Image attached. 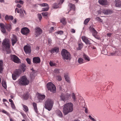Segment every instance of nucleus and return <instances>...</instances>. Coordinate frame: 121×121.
<instances>
[{
	"mask_svg": "<svg viewBox=\"0 0 121 121\" xmlns=\"http://www.w3.org/2000/svg\"><path fill=\"white\" fill-rule=\"evenodd\" d=\"M73 110V105L71 102L67 103L64 105L63 112L65 115L67 114L69 112H72Z\"/></svg>",
	"mask_w": 121,
	"mask_h": 121,
	"instance_id": "obj_1",
	"label": "nucleus"
},
{
	"mask_svg": "<svg viewBox=\"0 0 121 121\" xmlns=\"http://www.w3.org/2000/svg\"><path fill=\"white\" fill-rule=\"evenodd\" d=\"M2 45L3 49L5 50L7 53H10V45L9 39L8 38L4 39L2 42Z\"/></svg>",
	"mask_w": 121,
	"mask_h": 121,
	"instance_id": "obj_2",
	"label": "nucleus"
},
{
	"mask_svg": "<svg viewBox=\"0 0 121 121\" xmlns=\"http://www.w3.org/2000/svg\"><path fill=\"white\" fill-rule=\"evenodd\" d=\"M53 101L52 99H47L44 103V107L48 111L51 110L53 106Z\"/></svg>",
	"mask_w": 121,
	"mask_h": 121,
	"instance_id": "obj_3",
	"label": "nucleus"
},
{
	"mask_svg": "<svg viewBox=\"0 0 121 121\" xmlns=\"http://www.w3.org/2000/svg\"><path fill=\"white\" fill-rule=\"evenodd\" d=\"M19 84L20 85L25 86L28 85L29 81L27 79L25 76H22L18 81Z\"/></svg>",
	"mask_w": 121,
	"mask_h": 121,
	"instance_id": "obj_4",
	"label": "nucleus"
},
{
	"mask_svg": "<svg viewBox=\"0 0 121 121\" xmlns=\"http://www.w3.org/2000/svg\"><path fill=\"white\" fill-rule=\"evenodd\" d=\"M61 54L63 59L66 60L70 59V54L65 49H62L61 51Z\"/></svg>",
	"mask_w": 121,
	"mask_h": 121,
	"instance_id": "obj_5",
	"label": "nucleus"
},
{
	"mask_svg": "<svg viewBox=\"0 0 121 121\" xmlns=\"http://www.w3.org/2000/svg\"><path fill=\"white\" fill-rule=\"evenodd\" d=\"M65 95L64 93H62L60 95L61 99L64 101L69 99L70 98V94L67 93H65Z\"/></svg>",
	"mask_w": 121,
	"mask_h": 121,
	"instance_id": "obj_6",
	"label": "nucleus"
},
{
	"mask_svg": "<svg viewBox=\"0 0 121 121\" xmlns=\"http://www.w3.org/2000/svg\"><path fill=\"white\" fill-rule=\"evenodd\" d=\"M11 59L14 62L19 63L20 62V60L17 56L15 55H12L11 56Z\"/></svg>",
	"mask_w": 121,
	"mask_h": 121,
	"instance_id": "obj_7",
	"label": "nucleus"
},
{
	"mask_svg": "<svg viewBox=\"0 0 121 121\" xmlns=\"http://www.w3.org/2000/svg\"><path fill=\"white\" fill-rule=\"evenodd\" d=\"M35 34L36 37H37L42 33V30L39 27H36L35 29Z\"/></svg>",
	"mask_w": 121,
	"mask_h": 121,
	"instance_id": "obj_8",
	"label": "nucleus"
},
{
	"mask_svg": "<svg viewBox=\"0 0 121 121\" xmlns=\"http://www.w3.org/2000/svg\"><path fill=\"white\" fill-rule=\"evenodd\" d=\"M30 31L29 30L27 27H24L21 30V33L23 35H27Z\"/></svg>",
	"mask_w": 121,
	"mask_h": 121,
	"instance_id": "obj_9",
	"label": "nucleus"
},
{
	"mask_svg": "<svg viewBox=\"0 0 121 121\" xmlns=\"http://www.w3.org/2000/svg\"><path fill=\"white\" fill-rule=\"evenodd\" d=\"M45 97L46 96L45 95L39 94L37 97L39 102H42L43 100L45 98Z\"/></svg>",
	"mask_w": 121,
	"mask_h": 121,
	"instance_id": "obj_10",
	"label": "nucleus"
},
{
	"mask_svg": "<svg viewBox=\"0 0 121 121\" xmlns=\"http://www.w3.org/2000/svg\"><path fill=\"white\" fill-rule=\"evenodd\" d=\"M65 0H58L57 4H55L53 6V8H57L60 7V5L63 3Z\"/></svg>",
	"mask_w": 121,
	"mask_h": 121,
	"instance_id": "obj_11",
	"label": "nucleus"
},
{
	"mask_svg": "<svg viewBox=\"0 0 121 121\" xmlns=\"http://www.w3.org/2000/svg\"><path fill=\"white\" fill-rule=\"evenodd\" d=\"M47 86L48 90L53 92V83L52 82H49L47 84Z\"/></svg>",
	"mask_w": 121,
	"mask_h": 121,
	"instance_id": "obj_12",
	"label": "nucleus"
},
{
	"mask_svg": "<svg viewBox=\"0 0 121 121\" xmlns=\"http://www.w3.org/2000/svg\"><path fill=\"white\" fill-rule=\"evenodd\" d=\"M24 50L26 54H29L30 53V48L29 46H25L24 47Z\"/></svg>",
	"mask_w": 121,
	"mask_h": 121,
	"instance_id": "obj_13",
	"label": "nucleus"
},
{
	"mask_svg": "<svg viewBox=\"0 0 121 121\" xmlns=\"http://www.w3.org/2000/svg\"><path fill=\"white\" fill-rule=\"evenodd\" d=\"M17 40V37L14 35H13V37L11 39V41L13 46L14 44L16 43Z\"/></svg>",
	"mask_w": 121,
	"mask_h": 121,
	"instance_id": "obj_14",
	"label": "nucleus"
},
{
	"mask_svg": "<svg viewBox=\"0 0 121 121\" xmlns=\"http://www.w3.org/2000/svg\"><path fill=\"white\" fill-rule=\"evenodd\" d=\"M102 11L103 13L106 15L110 14L112 13V11L109 9H103Z\"/></svg>",
	"mask_w": 121,
	"mask_h": 121,
	"instance_id": "obj_15",
	"label": "nucleus"
},
{
	"mask_svg": "<svg viewBox=\"0 0 121 121\" xmlns=\"http://www.w3.org/2000/svg\"><path fill=\"white\" fill-rule=\"evenodd\" d=\"M40 61V58L38 57H34L33 59V62L34 63L37 64L39 63Z\"/></svg>",
	"mask_w": 121,
	"mask_h": 121,
	"instance_id": "obj_16",
	"label": "nucleus"
},
{
	"mask_svg": "<svg viewBox=\"0 0 121 121\" xmlns=\"http://www.w3.org/2000/svg\"><path fill=\"white\" fill-rule=\"evenodd\" d=\"M98 2L100 4L103 5H106L108 4L107 0H99Z\"/></svg>",
	"mask_w": 121,
	"mask_h": 121,
	"instance_id": "obj_17",
	"label": "nucleus"
},
{
	"mask_svg": "<svg viewBox=\"0 0 121 121\" xmlns=\"http://www.w3.org/2000/svg\"><path fill=\"white\" fill-rule=\"evenodd\" d=\"M69 6L70 9V11H69V12L70 11H73V13H74V10L75 9V7L74 5L71 3H70L69 5Z\"/></svg>",
	"mask_w": 121,
	"mask_h": 121,
	"instance_id": "obj_18",
	"label": "nucleus"
},
{
	"mask_svg": "<svg viewBox=\"0 0 121 121\" xmlns=\"http://www.w3.org/2000/svg\"><path fill=\"white\" fill-rule=\"evenodd\" d=\"M64 76L66 81L67 82H69L70 81V79L69 76L68 74L67 73H65L64 74Z\"/></svg>",
	"mask_w": 121,
	"mask_h": 121,
	"instance_id": "obj_19",
	"label": "nucleus"
},
{
	"mask_svg": "<svg viewBox=\"0 0 121 121\" xmlns=\"http://www.w3.org/2000/svg\"><path fill=\"white\" fill-rule=\"evenodd\" d=\"M82 40L85 42L86 44H88L90 42L88 39L85 36H83L82 37Z\"/></svg>",
	"mask_w": 121,
	"mask_h": 121,
	"instance_id": "obj_20",
	"label": "nucleus"
},
{
	"mask_svg": "<svg viewBox=\"0 0 121 121\" xmlns=\"http://www.w3.org/2000/svg\"><path fill=\"white\" fill-rule=\"evenodd\" d=\"M83 56L84 59L86 62H88L90 60V58L86 55L84 54Z\"/></svg>",
	"mask_w": 121,
	"mask_h": 121,
	"instance_id": "obj_21",
	"label": "nucleus"
},
{
	"mask_svg": "<svg viewBox=\"0 0 121 121\" xmlns=\"http://www.w3.org/2000/svg\"><path fill=\"white\" fill-rule=\"evenodd\" d=\"M20 69L22 70L23 72H24L25 71L26 68V66L24 64H21L20 65Z\"/></svg>",
	"mask_w": 121,
	"mask_h": 121,
	"instance_id": "obj_22",
	"label": "nucleus"
},
{
	"mask_svg": "<svg viewBox=\"0 0 121 121\" xmlns=\"http://www.w3.org/2000/svg\"><path fill=\"white\" fill-rule=\"evenodd\" d=\"M115 5L116 7H121V1L118 0H116Z\"/></svg>",
	"mask_w": 121,
	"mask_h": 121,
	"instance_id": "obj_23",
	"label": "nucleus"
},
{
	"mask_svg": "<svg viewBox=\"0 0 121 121\" xmlns=\"http://www.w3.org/2000/svg\"><path fill=\"white\" fill-rule=\"evenodd\" d=\"M59 51V48L57 47H55L53 48V54H56L58 53Z\"/></svg>",
	"mask_w": 121,
	"mask_h": 121,
	"instance_id": "obj_24",
	"label": "nucleus"
},
{
	"mask_svg": "<svg viewBox=\"0 0 121 121\" xmlns=\"http://www.w3.org/2000/svg\"><path fill=\"white\" fill-rule=\"evenodd\" d=\"M33 105L35 111L36 113H37L38 111L37 104L35 103L34 102L33 103Z\"/></svg>",
	"mask_w": 121,
	"mask_h": 121,
	"instance_id": "obj_25",
	"label": "nucleus"
},
{
	"mask_svg": "<svg viewBox=\"0 0 121 121\" xmlns=\"http://www.w3.org/2000/svg\"><path fill=\"white\" fill-rule=\"evenodd\" d=\"M5 27L7 30L9 31H10L11 29V26L9 24H6Z\"/></svg>",
	"mask_w": 121,
	"mask_h": 121,
	"instance_id": "obj_26",
	"label": "nucleus"
},
{
	"mask_svg": "<svg viewBox=\"0 0 121 121\" xmlns=\"http://www.w3.org/2000/svg\"><path fill=\"white\" fill-rule=\"evenodd\" d=\"M3 61L0 60V73H1L2 72L3 70Z\"/></svg>",
	"mask_w": 121,
	"mask_h": 121,
	"instance_id": "obj_27",
	"label": "nucleus"
},
{
	"mask_svg": "<svg viewBox=\"0 0 121 121\" xmlns=\"http://www.w3.org/2000/svg\"><path fill=\"white\" fill-rule=\"evenodd\" d=\"M22 105L23 108V110L26 112H27L29 110L28 108V107L26 105L22 104Z\"/></svg>",
	"mask_w": 121,
	"mask_h": 121,
	"instance_id": "obj_28",
	"label": "nucleus"
},
{
	"mask_svg": "<svg viewBox=\"0 0 121 121\" xmlns=\"http://www.w3.org/2000/svg\"><path fill=\"white\" fill-rule=\"evenodd\" d=\"M21 73V72L20 70H16L14 73V74L16 76L18 77L19 76V75Z\"/></svg>",
	"mask_w": 121,
	"mask_h": 121,
	"instance_id": "obj_29",
	"label": "nucleus"
},
{
	"mask_svg": "<svg viewBox=\"0 0 121 121\" xmlns=\"http://www.w3.org/2000/svg\"><path fill=\"white\" fill-rule=\"evenodd\" d=\"M2 84L3 86L5 89L7 88V86L6 83L4 80H3L2 82Z\"/></svg>",
	"mask_w": 121,
	"mask_h": 121,
	"instance_id": "obj_30",
	"label": "nucleus"
},
{
	"mask_svg": "<svg viewBox=\"0 0 121 121\" xmlns=\"http://www.w3.org/2000/svg\"><path fill=\"white\" fill-rule=\"evenodd\" d=\"M60 21L63 24L65 25L66 24V22L65 18H63L60 20Z\"/></svg>",
	"mask_w": 121,
	"mask_h": 121,
	"instance_id": "obj_31",
	"label": "nucleus"
},
{
	"mask_svg": "<svg viewBox=\"0 0 121 121\" xmlns=\"http://www.w3.org/2000/svg\"><path fill=\"white\" fill-rule=\"evenodd\" d=\"M83 46V44L82 43H79L78 47L77 48V49L78 50H81Z\"/></svg>",
	"mask_w": 121,
	"mask_h": 121,
	"instance_id": "obj_32",
	"label": "nucleus"
},
{
	"mask_svg": "<svg viewBox=\"0 0 121 121\" xmlns=\"http://www.w3.org/2000/svg\"><path fill=\"white\" fill-rule=\"evenodd\" d=\"M91 18H87L84 21V24L85 25H86L89 22Z\"/></svg>",
	"mask_w": 121,
	"mask_h": 121,
	"instance_id": "obj_33",
	"label": "nucleus"
},
{
	"mask_svg": "<svg viewBox=\"0 0 121 121\" xmlns=\"http://www.w3.org/2000/svg\"><path fill=\"white\" fill-rule=\"evenodd\" d=\"M24 99L25 100L27 99L29 97V94L28 93H27L24 95Z\"/></svg>",
	"mask_w": 121,
	"mask_h": 121,
	"instance_id": "obj_34",
	"label": "nucleus"
},
{
	"mask_svg": "<svg viewBox=\"0 0 121 121\" xmlns=\"http://www.w3.org/2000/svg\"><path fill=\"white\" fill-rule=\"evenodd\" d=\"M78 62L80 64H82L84 63L83 59L82 58H79L78 60Z\"/></svg>",
	"mask_w": 121,
	"mask_h": 121,
	"instance_id": "obj_35",
	"label": "nucleus"
},
{
	"mask_svg": "<svg viewBox=\"0 0 121 121\" xmlns=\"http://www.w3.org/2000/svg\"><path fill=\"white\" fill-rule=\"evenodd\" d=\"M63 32L62 31L60 30V31H57L56 33H55V35H56L57 34L59 35H61L62 34H63Z\"/></svg>",
	"mask_w": 121,
	"mask_h": 121,
	"instance_id": "obj_36",
	"label": "nucleus"
},
{
	"mask_svg": "<svg viewBox=\"0 0 121 121\" xmlns=\"http://www.w3.org/2000/svg\"><path fill=\"white\" fill-rule=\"evenodd\" d=\"M42 14L43 17H47V16L48 15V13L47 12H43L42 13Z\"/></svg>",
	"mask_w": 121,
	"mask_h": 121,
	"instance_id": "obj_37",
	"label": "nucleus"
},
{
	"mask_svg": "<svg viewBox=\"0 0 121 121\" xmlns=\"http://www.w3.org/2000/svg\"><path fill=\"white\" fill-rule=\"evenodd\" d=\"M91 30L92 32V33L93 34L94 33V35H95L97 34V31L93 28H92Z\"/></svg>",
	"mask_w": 121,
	"mask_h": 121,
	"instance_id": "obj_38",
	"label": "nucleus"
},
{
	"mask_svg": "<svg viewBox=\"0 0 121 121\" xmlns=\"http://www.w3.org/2000/svg\"><path fill=\"white\" fill-rule=\"evenodd\" d=\"M45 8H42V11H48L49 9V7L48 6Z\"/></svg>",
	"mask_w": 121,
	"mask_h": 121,
	"instance_id": "obj_39",
	"label": "nucleus"
},
{
	"mask_svg": "<svg viewBox=\"0 0 121 121\" xmlns=\"http://www.w3.org/2000/svg\"><path fill=\"white\" fill-rule=\"evenodd\" d=\"M0 111L6 114L8 116H9L10 115L9 114L4 110L3 109L2 111Z\"/></svg>",
	"mask_w": 121,
	"mask_h": 121,
	"instance_id": "obj_40",
	"label": "nucleus"
},
{
	"mask_svg": "<svg viewBox=\"0 0 121 121\" xmlns=\"http://www.w3.org/2000/svg\"><path fill=\"white\" fill-rule=\"evenodd\" d=\"M38 4L41 6H48V5L46 3H44L42 4Z\"/></svg>",
	"mask_w": 121,
	"mask_h": 121,
	"instance_id": "obj_41",
	"label": "nucleus"
},
{
	"mask_svg": "<svg viewBox=\"0 0 121 121\" xmlns=\"http://www.w3.org/2000/svg\"><path fill=\"white\" fill-rule=\"evenodd\" d=\"M95 19L96 20L100 22H103L102 20L99 17H97L95 18Z\"/></svg>",
	"mask_w": 121,
	"mask_h": 121,
	"instance_id": "obj_42",
	"label": "nucleus"
},
{
	"mask_svg": "<svg viewBox=\"0 0 121 121\" xmlns=\"http://www.w3.org/2000/svg\"><path fill=\"white\" fill-rule=\"evenodd\" d=\"M17 76L15 74H12V77L13 79L14 80H15Z\"/></svg>",
	"mask_w": 121,
	"mask_h": 121,
	"instance_id": "obj_43",
	"label": "nucleus"
},
{
	"mask_svg": "<svg viewBox=\"0 0 121 121\" xmlns=\"http://www.w3.org/2000/svg\"><path fill=\"white\" fill-rule=\"evenodd\" d=\"M60 70L59 69H54V72L55 73H58L60 72Z\"/></svg>",
	"mask_w": 121,
	"mask_h": 121,
	"instance_id": "obj_44",
	"label": "nucleus"
},
{
	"mask_svg": "<svg viewBox=\"0 0 121 121\" xmlns=\"http://www.w3.org/2000/svg\"><path fill=\"white\" fill-rule=\"evenodd\" d=\"M88 117L92 121H96V120L95 119L92 117L91 116L89 115Z\"/></svg>",
	"mask_w": 121,
	"mask_h": 121,
	"instance_id": "obj_45",
	"label": "nucleus"
},
{
	"mask_svg": "<svg viewBox=\"0 0 121 121\" xmlns=\"http://www.w3.org/2000/svg\"><path fill=\"white\" fill-rule=\"evenodd\" d=\"M58 114L59 117H61L62 116V114L60 110L58 111Z\"/></svg>",
	"mask_w": 121,
	"mask_h": 121,
	"instance_id": "obj_46",
	"label": "nucleus"
},
{
	"mask_svg": "<svg viewBox=\"0 0 121 121\" xmlns=\"http://www.w3.org/2000/svg\"><path fill=\"white\" fill-rule=\"evenodd\" d=\"M26 60L28 64H31V60L30 59L27 58L26 59Z\"/></svg>",
	"mask_w": 121,
	"mask_h": 121,
	"instance_id": "obj_47",
	"label": "nucleus"
},
{
	"mask_svg": "<svg viewBox=\"0 0 121 121\" xmlns=\"http://www.w3.org/2000/svg\"><path fill=\"white\" fill-rule=\"evenodd\" d=\"M38 16L39 20L40 21L42 18V17L41 15V14H38Z\"/></svg>",
	"mask_w": 121,
	"mask_h": 121,
	"instance_id": "obj_48",
	"label": "nucleus"
},
{
	"mask_svg": "<svg viewBox=\"0 0 121 121\" xmlns=\"http://www.w3.org/2000/svg\"><path fill=\"white\" fill-rule=\"evenodd\" d=\"M56 79L58 81H60L62 80V78L61 76H57L56 77Z\"/></svg>",
	"mask_w": 121,
	"mask_h": 121,
	"instance_id": "obj_49",
	"label": "nucleus"
},
{
	"mask_svg": "<svg viewBox=\"0 0 121 121\" xmlns=\"http://www.w3.org/2000/svg\"><path fill=\"white\" fill-rule=\"evenodd\" d=\"M72 98L73 99V100L74 101H75L76 100L75 97V94L74 93H73L72 94Z\"/></svg>",
	"mask_w": 121,
	"mask_h": 121,
	"instance_id": "obj_50",
	"label": "nucleus"
},
{
	"mask_svg": "<svg viewBox=\"0 0 121 121\" xmlns=\"http://www.w3.org/2000/svg\"><path fill=\"white\" fill-rule=\"evenodd\" d=\"M2 32L4 33H5L6 32V30L4 28H1Z\"/></svg>",
	"mask_w": 121,
	"mask_h": 121,
	"instance_id": "obj_51",
	"label": "nucleus"
},
{
	"mask_svg": "<svg viewBox=\"0 0 121 121\" xmlns=\"http://www.w3.org/2000/svg\"><path fill=\"white\" fill-rule=\"evenodd\" d=\"M103 9H100V10L98 11L97 12L98 14H101L102 13H103Z\"/></svg>",
	"mask_w": 121,
	"mask_h": 121,
	"instance_id": "obj_52",
	"label": "nucleus"
},
{
	"mask_svg": "<svg viewBox=\"0 0 121 121\" xmlns=\"http://www.w3.org/2000/svg\"><path fill=\"white\" fill-rule=\"evenodd\" d=\"M10 104L11 105V107L13 109H15V106L13 103H10Z\"/></svg>",
	"mask_w": 121,
	"mask_h": 121,
	"instance_id": "obj_53",
	"label": "nucleus"
},
{
	"mask_svg": "<svg viewBox=\"0 0 121 121\" xmlns=\"http://www.w3.org/2000/svg\"><path fill=\"white\" fill-rule=\"evenodd\" d=\"M0 26L1 28H4V27L5 26L4 25V24L2 23H0Z\"/></svg>",
	"mask_w": 121,
	"mask_h": 121,
	"instance_id": "obj_54",
	"label": "nucleus"
},
{
	"mask_svg": "<svg viewBox=\"0 0 121 121\" xmlns=\"http://www.w3.org/2000/svg\"><path fill=\"white\" fill-rule=\"evenodd\" d=\"M53 93L56 92V86L53 84Z\"/></svg>",
	"mask_w": 121,
	"mask_h": 121,
	"instance_id": "obj_55",
	"label": "nucleus"
},
{
	"mask_svg": "<svg viewBox=\"0 0 121 121\" xmlns=\"http://www.w3.org/2000/svg\"><path fill=\"white\" fill-rule=\"evenodd\" d=\"M17 12L18 13H20L19 10V9L17 8L15 9V12Z\"/></svg>",
	"mask_w": 121,
	"mask_h": 121,
	"instance_id": "obj_56",
	"label": "nucleus"
},
{
	"mask_svg": "<svg viewBox=\"0 0 121 121\" xmlns=\"http://www.w3.org/2000/svg\"><path fill=\"white\" fill-rule=\"evenodd\" d=\"M9 16L8 15H6L5 17V19L6 20H8L9 19Z\"/></svg>",
	"mask_w": 121,
	"mask_h": 121,
	"instance_id": "obj_57",
	"label": "nucleus"
},
{
	"mask_svg": "<svg viewBox=\"0 0 121 121\" xmlns=\"http://www.w3.org/2000/svg\"><path fill=\"white\" fill-rule=\"evenodd\" d=\"M71 31L73 33H74L75 32V31L74 29H72L71 30Z\"/></svg>",
	"mask_w": 121,
	"mask_h": 121,
	"instance_id": "obj_58",
	"label": "nucleus"
},
{
	"mask_svg": "<svg viewBox=\"0 0 121 121\" xmlns=\"http://www.w3.org/2000/svg\"><path fill=\"white\" fill-rule=\"evenodd\" d=\"M18 3H20V4H23V1L22 0H19L18 1Z\"/></svg>",
	"mask_w": 121,
	"mask_h": 121,
	"instance_id": "obj_59",
	"label": "nucleus"
},
{
	"mask_svg": "<svg viewBox=\"0 0 121 121\" xmlns=\"http://www.w3.org/2000/svg\"><path fill=\"white\" fill-rule=\"evenodd\" d=\"M49 65L51 66H53V62L52 61H51V60L50 61L49 63Z\"/></svg>",
	"mask_w": 121,
	"mask_h": 121,
	"instance_id": "obj_60",
	"label": "nucleus"
},
{
	"mask_svg": "<svg viewBox=\"0 0 121 121\" xmlns=\"http://www.w3.org/2000/svg\"><path fill=\"white\" fill-rule=\"evenodd\" d=\"M53 30V27H51L50 28V30H49V31L50 33L52 32Z\"/></svg>",
	"mask_w": 121,
	"mask_h": 121,
	"instance_id": "obj_61",
	"label": "nucleus"
},
{
	"mask_svg": "<svg viewBox=\"0 0 121 121\" xmlns=\"http://www.w3.org/2000/svg\"><path fill=\"white\" fill-rule=\"evenodd\" d=\"M20 13V16L21 17H22L24 15V13H23V12H22Z\"/></svg>",
	"mask_w": 121,
	"mask_h": 121,
	"instance_id": "obj_62",
	"label": "nucleus"
},
{
	"mask_svg": "<svg viewBox=\"0 0 121 121\" xmlns=\"http://www.w3.org/2000/svg\"><path fill=\"white\" fill-rule=\"evenodd\" d=\"M13 19V16H9V19H11V20H12Z\"/></svg>",
	"mask_w": 121,
	"mask_h": 121,
	"instance_id": "obj_63",
	"label": "nucleus"
},
{
	"mask_svg": "<svg viewBox=\"0 0 121 121\" xmlns=\"http://www.w3.org/2000/svg\"><path fill=\"white\" fill-rule=\"evenodd\" d=\"M17 6L18 8H20L22 7V6L19 4H18L17 5Z\"/></svg>",
	"mask_w": 121,
	"mask_h": 121,
	"instance_id": "obj_64",
	"label": "nucleus"
}]
</instances>
